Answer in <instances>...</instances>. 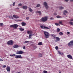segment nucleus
Masks as SVG:
<instances>
[{"label": "nucleus", "mask_w": 73, "mask_h": 73, "mask_svg": "<svg viewBox=\"0 0 73 73\" xmlns=\"http://www.w3.org/2000/svg\"><path fill=\"white\" fill-rule=\"evenodd\" d=\"M50 20H54V19L53 17H51L50 19Z\"/></svg>", "instance_id": "obj_42"}, {"label": "nucleus", "mask_w": 73, "mask_h": 73, "mask_svg": "<svg viewBox=\"0 0 73 73\" xmlns=\"http://www.w3.org/2000/svg\"><path fill=\"white\" fill-rule=\"evenodd\" d=\"M27 33H28V34H32V33H33V32L31 31H28Z\"/></svg>", "instance_id": "obj_14"}, {"label": "nucleus", "mask_w": 73, "mask_h": 73, "mask_svg": "<svg viewBox=\"0 0 73 73\" xmlns=\"http://www.w3.org/2000/svg\"><path fill=\"white\" fill-rule=\"evenodd\" d=\"M38 45H42V43L41 42H39L38 44Z\"/></svg>", "instance_id": "obj_22"}, {"label": "nucleus", "mask_w": 73, "mask_h": 73, "mask_svg": "<svg viewBox=\"0 0 73 73\" xmlns=\"http://www.w3.org/2000/svg\"><path fill=\"white\" fill-rule=\"evenodd\" d=\"M17 21H21V20H18Z\"/></svg>", "instance_id": "obj_55"}, {"label": "nucleus", "mask_w": 73, "mask_h": 73, "mask_svg": "<svg viewBox=\"0 0 73 73\" xmlns=\"http://www.w3.org/2000/svg\"><path fill=\"white\" fill-rule=\"evenodd\" d=\"M47 20H48V17H42L39 21L40 22L44 23L45 21H46Z\"/></svg>", "instance_id": "obj_1"}, {"label": "nucleus", "mask_w": 73, "mask_h": 73, "mask_svg": "<svg viewBox=\"0 0 73 73\" xmlns=\"http://www.w3.org/2000/svg\"><path fill=\"white\" fill-rule=\"evenodd\" d=\"M28 42H29L27 41H26L24 42V44H27V43H28Z\"/></svg>", "instance_id": "obj_28"}, {"label": "nucleus", "mask_w": 73, "mask_h": 73, "mask_svg": "<svg viewBox=\"0 0 73 73\" xmlns=\"http://www.w3.org/2000/svg\"><path fill=\"white\" fill-rule=\"evenodd\" d=\"M28 8H29V10L30 12H32L33 11V10H32V9L30 7H29Z\"/></svg>", "instance_id": "obj_19"}, {"label": "nucleus", "mask_w": 73, "mask_h": 73, "mask_svg": "<svg viewBox=\"0 0 73 73\" xmlns=\"http://www.w3.org/2000/svg\"><path fill=\"white\" fill-rule=\"evenodd\" d=\"M24 53V52L21 50L18 51L16 52V54H23Z\"/></svg>", "instance_id": "obj_6"}, {"label": "nucleus", "mask_w": 73, "mask_h": 73, "mask_svg": "<svg viewBox=\"0 0 73 73\" xmlns=\"http://www.w3.org/2000/svg\"><path fill=\"white\" fill-rule=\"evenodd\" d=\"M38 56V57H42V54H41V53H40L39 54Z\"/></svg>", "instance_id": "obj_30"}, {"label": "nucleus", "mask_w": 73, "mask_h": 73, "mask_svg": "<svg viewBox=\"0 0 73 73\" xmlns=\"http://www.w3.org/2000/svg\"><path fill=\"white\" fill-rule=\"evenodd\" d=\"M22 8L24 9H27L28 7L27 6H23L22 7Z\"/></svg>", "instance_id": "obj_12"}, {"label": "nucleus", "mask_w": 73, "mask_h": 73, "mask_svg": "<svg viewBox=\"0 0 73 73\" xmlns=\"http://www.w3.org/2000/svg\"><path fill=\"white\" fill-rule=\"evenodd\" d=\"M59 72H60V71H59Z\"/></svg>", "instance_id": "obj_57"}, {"label": "nucleus", "mask_w": 73, "mask_h": 73, "mask_svg": "<svg viewBox=\"0 0 73 73\" xmlns=\"http://www.w3.org/2000/svg\"><path fill=\"white\" fill-rule=\"evenodd\" d=\"M61 52H60V51H58V54H61Z\"/></svg>", "instance_id": "obj_46"}, {"label": "nucleus", "mask_w": 73, "mask_h": 73, "mask_svg": "<svg viewBox=\"0 0 73 73\" xmlns=\"http://www.w3.org/2000/svg\"><path fill=\"white\" fill-rule=\"evenodd\" d=\"M15 4H16V3L15 2H14L13 3V6H15Z\"/></svg>", "instance_id": "obj_38"}, {"label": "nucleus", "mask_w": 73, "mask_h": 73, "mask_svg": "<svg viewBox=\"0 0 73 73\" xmlns=\"http://www.w3.org/2000/svg\"><path fill=\"white\" fill-rule=\"evenodd\" d=\"M6 69L7 72H9V73H10V70H11L10 69V67H9L7 66V68H6Z\"/></svg>", "instance_id": "obj_11"}, {"label": "nucleus", "mask_w": 73, "mask_h": 73, "mask_svg": "<svg viewBox=\"0 0 73 73\" xmlns=\"http://www.w3.org/2000/svg\"><path fill=\"white\" fill-rule=\"evenodd\" d=\"M56 38L57 41H59V40H60V38L58 37H56Z\"/></svg>", "instance_id": "obj_20"}, {"label": "nucleus", "mask_w": 73, "mask_h": 73, "mask_svg": "<svg viewBox=\"0 0 73 73\" xmlns=\"http://www.w3.org/2000/svg\"><path fill=\"white\" fill-rule=\"evenodd\" d=\"M64 12H65V13H68V11L66 10H64Z\"/></svg>", "instance_id": "obj_39"}, {"label": "nucleus", "mask_w": 73, "mask_h": 73, "mask_svg": "<svg viewBox=\"0 0 73 73\" xmlns=\"http://www.w3.org/2000/svg\"><path fill=\"white\" fill-rule=\"evenodd\" d=\"M60 54H61L62 55H63V54H63V53L61 52Z\"/></svg>", "instance_id": "obj_53"}, {"label": "nucleus", "mask_w": 73, "mask_h": 73, "mask_svg": "<svg viewBox=\"0 0 73 73\" xmlns=\"http://www.w3.org/2000/svg\"><path fill=\"white\" fill-rule=\"evenodd\" d=\"M9 17L10 19H12V16H11Z\"/></svg>", "instance_id": "obj_49"}, {"label": "nucleus", "mask_w": 73, "mask_h": 73, "mask_svg": "<svg viewBox=\"0 0 73 73\" xmlns=\"http://www.w3.org/2000/svg\"><path fill=\"white\" fill-rule=\"evenodd\" d=\"M55 49H56V50H58V46H56L55 47Z\"/></svg>", "instance_id": "obj_36"}, {"label": "nucleus", "mask_w": 73, "mask_h": 73, "mask_svg": "<svg viewBox=\"0 0 73 73\" xmlns=\"http://www.w3.org/2000/svg\"><path fill=\"white\" fill-rule=\"evenodd\" d=\"M19 47V45H18L17 44H15L13 46V48H17Z\"/></svg>", "instance_id": "obj_16"}, {"label": "nucleus", "mask_w": 73, "mask_h": 73, "mask_svg": "<svg viewBox=\"0 0 73 73\" xmlns=\"http://www.w3.org/2000/svg\"><path fill=\"white\" fill-rule=\"evenodd\" d=\"M44 37L46 38H48L49 37L50 35H49V33L46 31L44 32Z\"/></svg>", "instance_id": "obj_2"}, {"label": "nucleus", "mask_w": 73, "mask_h": 73, "mask_svg": "<svg viewBox=\"0 0 73 73\" xmlns=\"http://www.w3.org/2000/svg\"><path fill=\"white\" fill-rule=\"evenodd\" d=\"M69 23L70 24V25H73V22H70Z\"/></svg>", "instance_id": "obj_33"}, {"label": "nucleus", "mask_w": 73, "mask_h": 73, "mask_svg": "<svg viewBox=\"0 0 73 73\" xmlns=\"http://www.w3.org/2000/svg\"><path fill=\"white\" fill-rule=\"evenodd\" d=\"M21 24L22 26H25V25H27V24L24 22H22Z\"/></svg>", "instance_id": "obj_15"}, {"label": "nucleus", "mask_w": 73, "mask_h": 73, "mask_svg": "<svg viewBox=\"0 0 73 73\" xmlns=\"http://www.w3.org/2000/svg\"><path fill=\"white\" fill-rule=\"evenodd\" d=\"M6 66H6V65H4L3 66V68H6Z\"/></svg>", "instance_id": "obj_45"}, {"label": "nucleus", "mask_w": 73, "mask_h": 73, "mask_svg": "<svg viewBox=\"0 0 73 73\" xmlns=\"http://www.w3.org/2000/svg\"><path fill=\"white\" fill-rule=\"evenodd\" d=\"M51 36H53V37H54V38H56V37H56L55 35H51Z\"/></svg>", "instance_id": "obj_32"}, {"label": "nucleus", "mask_w": 73, "mask_h": 73, "mask_svg": "<svg viewBox=\"0 0 73 73\" xmlns=\"http://www.w3.org/2000/svg\"><path fill=\"white\" fill-rule=\"evenodd\" d=\"M33 36V35H32V34L29 35V38H31V37H32V36Z\"/></svg>", "instance_id": "obj_29"}, {"label": "nucleus", "mask_w": 73, "mask_h": 73, "mask_svg": "<svg viewBox=\"0 0 73 73\" xmlns=\"http://www.w3.org/2000/svg\"><path fill=\"white\" fill-rule=\"evenodd\" d=\"M55 25H56V26H58V25L59 26H60V24H59L58 23H55Z\"/></svg>", "instance_id": "obj_25"}, {"label": "nucleus", "mask_w": 73, "mask_h": 73, "mask_svg": "<svg viewBox=\"0 0 73 73\" xmlns=\"http://www.w3.org/2000/svg\"><path fill=\"white\" fill-rule=\"evenodd\" d=\"M60 32V29L59 28H57V31H56L57 33H58V32Z\"/></svg>", "instance_id": "obj_18"}, {"label": "nucleus", "mask_w": 73, "mask_h": 73, "mask_svg": "<svg viewBox=\"0 0 73 73\" xmlns=\"http://www.w3.org/2000/svg\"><path fill=\"white\" fill-rule=\"evenodd\" d=\"M40 27L42 29H50V28L45 26H43V25H42L40 26Z\"/></svg>", "instance_id": "obj_8"}, {"label": "nucleus", "mask_w": 73, "mask_h": 73, "mask_svg": "<svg viewBox=\"0 0 73 73\" xmlns=\"http://www.w3.org/2000/svg\"><path fill=\"white\" fill-rule=\"evenodd\" d=\"M60 35L61 36L62 35H63V33L62 32H60L59 33Z\"/></svg>", "instance_id": "obj_27"}, {"label": "nucleus", "mask_w": 73, "mask_h": 73, "mask_svg": "<svg viewBox=\"0 0 73 73\" xmlns=\"http://www.w3.org/2000/svg\"><path fill=\"white\" fill-rule=\"evenodd\" d=\"M70 21L71 22H72V21H73V19H71L70 20Z\"/></svg>", "instance_id": "obj_47"}, {"label": "nucleus", "mask_w": 73, "mask_h": 73, "mask_svg": "<svg viewBox=\"0 0 73 73\" xmlns=\"http://www.w3.org/2000/svg\"><path fill=\"white\" fill-rule=\"evenodd\" d=\"M29 17H27L26 18V20H29Z\"/></svg>", "instance_id": "obj_43"}, {"label": "nucleus", "mask_w": 73, "mask_h": 73, "mask_svg": "<svg viewBox=\"0 0 73 73\" xmlns=\"http://www.w3.org/2000/svg\"><path fill=\"white\" fill-rule=\"evenodd\" d=\"M59 23L60 24V25H63V24H62V21H59Z\"/></svg>", "instance_id": "obj_26"}, {"label": "nucleus", "mask_w": 73, "mask_h": 73, "mask_svg": "<svg viewBox=\"0 0 73 73\" xmlns=\"http://www.w3.org/2000/svg\"><path fill=\"white\" fill-rule=\"evenodd\" d=\"M34 49H36V48H37V46H35L34 47Z\"/></svg>", "instance_id": "obj_41"}, {"label": "nucleus", "mask_w": 73, "mask_h": 73, "mask_svg": "<svg viewBox=\"0 0 73 73\" xmlns=\"http://www.w3.org/2000/svg\"><path fill=\"white\" fill-rule=\"evenodd\" d=\"M16 56V54H14L13 55H10V56H11V57H15Z\"/></svg>", "instance_id": "obj_21"}, {"label": "nucleus", "mask_w": 73, "mask_h": 73, "mask_svg": "<svg viewBox=\"0 0 73 73\" xmlns=\"http://www.w3.org/2000/svg\"><path fill=\"white\" fill-rule=\"evenodd\" d=\"M68 46L71 47L73 46V40H71L69 43H68Z\"/></svg>", "instance_id": "obj_5"}, {"label": "nucleus", "mask_w": 73, "mask_h": 73, "mask_svg": "<svg viewBox=\"0 0 73 73\" xmlns=\"http://www.w3.org/2000/svg\"><path fill=\"white\" fill-rule=\"evenodd\" d=\"M7 44L9 45H12L13 44V41L12 40H10L8 41Z\"/></svg>", "instance_id": "obj_4"}, {"label": "nucleus", "mask_w": 73, "mask_h": 73, "mask_svg": "<svg viewBox=\"0 0 73 73\" xmlns=\"http://www.w3.org/2000/svg\"><path fill=\"white\" fill-rule=\"evenodd\" d=\"M10 28H13L14 29H17L18 25L16 24H14L13 25H10Z\"/></svg>", "instance_id": "obj_3"}, {"label": "nucleus", "mask_w": 73, "mask_h": 73, "mask_svg": "<svg viewBox=\"0 0 73 73\" xmlns=\"http://www.w3.org/2000/svg\"><path fill=\"white\" fill-rule=\"evenodd\" d=\"M0 61H3V60L1 59H0Z\"/></svg>", "instance_id": "obj_50"}, {"label": "nucleus", "mask_w": 73, "mask_h": 73, "mask_svg": "<svg viewBox=\"0 0 73 73\" xmlns=\"http://www.w3.org/2000/svg\"><path fill=\"white\" fill-rule=\"evenodd\" d=\"M15 58H22L23 57L21 56V55H16Z\"/></svg>", "instance_id": "obj_7"}, {"label": "nucleus", "mask_w": 73, "mask_h": 73, "mask_svg": "<svg viewBox=\"0 0 73 73\" xmlns=\"http://www.w3.org/2000/svg\"><path fill=\"white\" fill-rule=\"evenodd\" d=\"M44 4L46 9H48L49 7H48V6L47 5V3H46V2H44Z\"/></svg>", "instance_id": "obj_9"}, {"label": "nucleus", "mask_w": 73, "mask_h": 73, "mask_svg": "<svg viewBox=\"0 0 73 73\" xmlns=\"http://www.w3.org/2000/svg\"><path fill=\"white\" fill-rule=\"evenodd\" d=\"M61 73V72H59V73Z\"/></svg>", "instance_id": "obj_56"}, {"label": "nucleus", "mask_w": 73, "mask_h": 73, "mask_svg": "<svg viewBox=\"0 0 73 73\" xmlns=\"http://www.w3.org/2000/svg\"><path fill=\"white\" fill-rule=\"evenodd\" d=\"M57 18H60V16L59 15L57 16L56 17Z\"/></svg>", "instance_id": "obj_40"}, {"label": "nucleus", "mask_w": 73, "mask_h": 73, "mask_svg": "<svg viewBox=\"0 0 73 73\" xmlns=\"http://www.w3.org/2000/svg\"><path fill=\"white\" fill-rule=\"evenodd\" d=\"M67 34H69L70 33L69 32H67Z\"/></svg>", "instance_id": "obj_54"}, {"label": "nucleus", "mask_w": 73, "mask_h": 73, "mask_svg": "<svg viewBox=\"0 0 73 73\" xmlns=\"http://www.w3.org/2000/svg\"><path fill=\"white\" fill-rule=\"evenodd\" d=\"M67 56L68 58H70V59H73L72 56L71 55H68Z\"/></svg>", "instance_id": "obj_10"}, {"label": "nucleus", "mask_w": 73, "mask_h": 73, "mask_svg": "<svg viewBox=\"0 0 73 73\" xmlns=\"http://www.w3.org/2000/svg\"><path fill=\"white\" fill-rule=\"evenodd\" d=\"M18 6H22L23 4L21 3H19L18 4Z\"/></svg>", "instance_id": "obj_34"}, {"label": "nucleus", "mask_w": 73, "mask_h": 73, "mask_svg": "<svg viewBox=\"0 0 73 73\" xmlns=\"http://www.w3.org/2000/svg\"><path fill=\"white\" fill-rule=\"evenodd\" d=\"M19 30L21 31H24V29H22L21 28H19Z\"/></svg>", "instance_id": "obj_23"}, {"label": "nucleus", "mask_w": 73, "mask_h": 73, "mask_svg": "<svg viewBox=\"0 0 73 73\" xmlns=\"http://www.w3.org/2000/svg\"><path fill=\"white\" fill-rule=\"evenodd\" d=\"M63 15H64L65 16V15H66V14H65V13H63Z\"/></svg>", "instance_id": "obj_52"}, {"label": "nucleus", "mask_w": 73, "mask_h": 73, "mask_svg": "<svg viewBox=\"0 0 73 73\" xmlns=\"http://www.w3.org/2000/svg\"><path fill=\"white\" fill-rule=\"evenodd\" d=\"M44 73H48V71L45 70H44L43 71Z\"/></svg>", "instance_id": "obj_35"}, {"label": "nucleus", "mask_w": 73, "mask_h": 73, "mask_svg": "<svg viewBox=\"0 0 73 73\" xmlns=\"http://www.w3.org/2000/svg\"><path fill=\"white\" fill-rule=\"evenodd\" d=\"M3 23H0V26H3Z\"/></svg>", "instance_id": "obj_37"}, {"label": "nucleus", "mask_w": 73, "mask_h": 73, "mask_svg": "<svg viewBox=\"0 0 73 73\" xmlns=\"http://www.w3.org/2000/svg\"><path fill=\"white\" fill-rule=\"evenodd\" d=\"M36 13H39L40 15H41V12L40 11H37L36 12Z\"/></svg>", "instance_id": "obj_17"}, {"label": "nucleus", "mask_w": 73, "mask_h": 73, "mask_svg": "<svg viewBox=\"0 0 73 73\" xmlns=\"http://www.w3.org/2000/svg\"><path fill=\"white\" fill-rule=\"evenodd\" d=\"M40 7V4H38L36 6L37 8H38V7Z\"/></svg>", "instance_id": "obj_31"}, {"label": "nucleus", "mask_w": 73, "mask_h": 73, "mask_svg": "<svg viewBox=\"0 0 73 73\" xmlns=\"http://www.w3.org/2000/svg\"><path fill=\"white\" fill-rule=\"evenodd\" d=\"M23 49H25V46H24L23 47Z\"/></svg>", "instance_id": "obj_44"}, {"label": "nucleus", "mask_w": 73, "mask_h": 73, "mask_svg": "<svg viewBox=\"0 0 73 73\" xmlns=\"http://www.w3.org/2000/svg\"><path fill=\"white\" fill-rule=\"evenodd\" d=\"M13 17H14L15 19H18V18H19V16L15 15H14L13 16Z\"/></svg>", "instance_id": "obj_13"}, {"label": "nucleus", "mask_w": 73, "mask_h": 73, "mask_svg": "<svg viewBox=\"0 0 73 73\" xmlns=\"http://www.w3.org/2000/svg\"><path fill=\"white\" fill-rule=\"evenodd\" d=\"M64 9V7H59V9Z\"/></svg>", "instance_id": "obj_24"}, {"label": "nucleus", "mask_w": 73, "mask_h": 73, "mask_svg": "<svg viewBox=\"0 0 73 73\" xmlns=\"http://www.w3.org/2000/svg\"><path fill=\"white\" fill-rule=\"evenodd\" d=\"M54 15H57V14L56 13H54Z\"/></svg>", "instance_id": "obj_48"}, {"label": "nucleus", "mask_w": 73, "mask_h": 73, "mask_svg": "<svg viewBox=\"0 0 73 73\" xmlns=\"http://www.w3.org/2000/svg\"><path fill=\"white\" fill-rule=\"evenodd\" d=\"M65 1H66V2H68V1H69V0H65Z\"/></svg>", "instance_id": "obj_51"}]
</instances>
